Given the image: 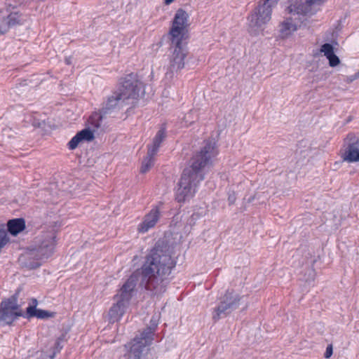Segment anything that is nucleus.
I'll list each match as a JSON object with an SVG mask.
<instances>
[{"mask_svg":"<svg viewBox=\"0 0 359 359\" xmlns=\"http://www.w3.org/2000/svg\"><path fill=\"white\" fill-rule=\"evenodd\" d=\"M172 250L163 242H157L141 268L133 272L124 283L114 299H119L129 304L135 293L137 283L140 286L153 295L164 293L168 283V276L175 266L176 262L172 257Z\"/></svg>","mask_w":359,"mask_h":359,"instance_id":"f257e3e1","label":"nucleus"},{"mask_svg":"<svg viewBox=\"0 0 359 359\" xmlns=\"http://www.w3.org/2000/svg\"><path fill=\"white\" fill-rule=\"evenodd\" d=\"M217 153L215 143L205 141L200 151L193 155L190 165L184 168L178 183L175 194L177 202H184L194 196L198 184L204 180V168L211 165Z\"/></svg>","mask_w":359,"mask_h":359,"instance_id":"f03ea898","label":"nucleus"},{"mask_svg":"<svg viewBox=\"0 0 359 359\" xmlns=\"http://www.w3.org/2000/svg\"><path fill=\"white\" fill-rule=\"evenodd\" d=\"M56 232L54 229L42 232L36 238L35 245L19 257L20 264L29 269L41 265V261L49 258L55 252Z\"/></svg>","mask_w":359,"mask_h":359,"instance_id":"7ed1b4c3","label":"nucleus"},{"mask_svg":"<svg viewBox=\"0 0 359 359\" xmlns=\"http://www.w3.org/2000/svg\"><path fill=\"white\" fill-rule=\"evenodd\" d=\"M325 0H290L285 12L294 15L304 22L307 18L315 15Z\"/></svg>","mask_w":359,"mask_h":359,"instance_id":"20e7f679","label":"nucleus"},{"mask_svg":"<svg viewBox=\"0 0 359 359\" xmlns=\"http://www.w3.org/2000/svg\"><path fill=\"white\" fill-rule=\"evenodd\" d=\"M119 84L117 91L127 102L130 100H137L144 94L143 83L138 80L136 74L126 75L121 79Z\"/></svg>","mask_w":359,"mask_h":359,"instance_id":"39448f33","label":"nucleus"},{"mask_svg":"<svg viewBox=\"0 0 359 359\" xmlns=\"http://www.w3.org/2000/svg\"><path fill=\"white\" fill-rule=\"evenodd\" d=\"M242 297L233 290H227L212 313V320L217 322L237 309L241 304Z\"/></svg>","mask_w":359,"mask_h":359,"instance_id":"423d86ee","label":"nucleus"},{"mask_svg":"<svg viewBox=\"0 0 359 359\" xmlns=\"http://www.w3.org/2000/svg\"><path fill=\"white\" fill-rule=\"evenodd\" d=\"M189 15L182 8H179L174 16L168 35L172 43H179L185 39L189 26Z\"/></svg>","mask_w":359,"mask_h":359,"instance_id":"0eeeda50","label":"nucleus"},{"mask_svg":"<svg viewBox=\"0 0 359 359\" xmlns=\"http://www.w3.org/2000/svg\"><path fill=\"white\" fill-rule=\"evenodd\" d=\"M153 340H149L146 337L139 334L130 342L125 345L126 359H147L149 346Z\"/></svg>","mask_w":359,"mask_h":359,"instance_id":"6e6552de","label":"nucleus"},{"mask_svg":"<svg viewBox=\"0 0 359 359\" xmlns=\"http://www.w3.org/2000/svg\"><path fill=\"white\" fill-rule=\"evenodd\" d=\"M274 6L264 0H260L257 6L248 16L249 25L251 28L259 29L269 22L271 18L272 9Z\"/></svg>","mask_w":359,"mask_h":359,"instance_id":"1a4fd4ad","label":"nucleus"},{"mask_svg":"<svg viewBox=\"0 0 359 359\" xmlns=\"http://www.w3.org/2000/svg\"><path fill=\"white\" fill-rule=\"evenodd\" d=\"M17 299L11 297L0 304V326L11 325L19 316H22Z\"/></svg>","mask_w":359,"mask_h":359,"instance_id":"9d476101","label":"nucleus"},{"mask_svg":"<svg viewBox=\"0 0 359 359\" xmlns=\"http://www.w3.org/2000/svg\"><path fill=\"white\" fill-rule=\"evenodd\" d=\"M166 137V132L164 128H161L153 139L152 144L147 146V154L144 158L140 168L141 173H146L154 165V156L158 152L162 142Z\"/></svg>","mask_w":359,"mask_h":359,"instance_id":"9b49d317","label":"nucleus"},{"mask_svg":"<svg viewBox=\"0 0 359 359\" xmlns=\"http://www.w3.org/2000/svg\"><path fill=\"white\" fill-rule=\"evenodd\" d=\"M171 47L173 51L170 56L168 71L165 74L167 78H172L175 72L177 73L184 67V60L187 55V50L182 46V41H180L177 44L171 43Z\"/></svg>","mask_w":359,"mask_h":359,"instance_id":"f8f14e48","label":"nucleus"},{"mask_svg":"<svg viewBox=\"0 0 359 359\" xmlns=\"http://www.w3.org/2000/svg\"><path fill=\"white\" fill-rule=\"evenodd\" d=\"M303 23L299 18H297L294 15H286L283 20L279 23L278 34L281 39H287L295 32L301 25Z\"/></svg>","mask_w":359,"mask_h":359,"instance_id":"ddd939ff","label":"nucleus"},{"mask_svg":"<svg viewBox=\"0 0 359 359\" xmlns=\"http://www.w3.org/2000/svg\"><path fill=\"white\" fill-rule=\"evenodd\" d=\"M349 142L343 154V160L349 163L359 161V139L353 135H348Z\"/></svg>","mask_w":359,"mask_h":359,"instance_id":"4468645a","label":"nucleus"},{"mask_svg":"<svg viewBox=\"0 0 359 359\" xmlns=\"http://www.w3.org/2000/svg\"><path fill=\"white\" fill-rule=\"evenodd\" d=\"M161 214L158 208H152L143 218L142 222L138 225L139 233H144L154 228L160 218Z\"/></svg>","mask_w":359,"mask_h":359,"instance_id":"2eb2a0df","label":"nucleus"},{"mask_svg":"<svg viewBox=\"0 0 359 359\" xmlns=\"http://www.w3.org/2000/svg\"><path fill=\"white\" fill-rule=\"evenodd\" d=\"M130 103V102H127L118 92L116 90L113 92L112 94L107 97L106 102H104L102 112L106 114L113 109L122 108Z\"/></svg>","mask_w":359,"mask_h":359,"instance_id":"dca6fc26","label":"nucleus"},{"mask_svg":"<svg viewBox=\"0 0 359 359\" xmlns=\"http://www.w3.org/2000/svg\"><path fill=\"white\" fill-rule=\"evenodd\" d=\"M114 299L116 300V303L111 306L108 313L109 320L111 323L118 322L121 318L129 304L119 299Z\"/></svg>","mask_w":359,"mask_h":359,"instance_id":"f3484780","label":"nucleus"},{"mask_svg":"<svg viewBox=\"0 0 359 359\" xmlns=\"http://www.w3.org/2000/svg\"><path fill=\"white\" fill-rule=\"evenodd\" d=\"M94 139L93 132L89 129H83L79 132L68 143L69 149H75L80 142L83 140L92 141Z\"/></svg>","mask_w":359,"mask_h":359,"instance_id":"a211bd4d","label":"nucleus"},{"mask_svg":"<svg viewBox=\"0 0 359 359\" xmlns=\"http://www.w3.org/2000/svg\"><path fill=\"white\" fill-rule=\"evenodd\" d=\"M33 305H30L27 308L26 314L23 316L26 318H31L36 317L39 319H45L51 317L52 315L45 310L36 309L37 300L36 299H32Z\"/></svg>","mask_w":359,"mask_h":359,"instance_id":"6ab92c4d","label":"nucleus"},{"mask_svg":"<svg viewBox=\"0 0 359 359\" xmlns=\"http://www.w3.org/2000/svg\"><path fill=\"white\" fill-rule=\"evenodd\" d=\"M8 232L13 236H17L25 229V222L22 218L13 219L8 222Z\"/></svg>","mask_w":359,"mask_h":359,"instance_id":"aec40b11","label":"nucleus"},{"mask_svg":"<svg viewBox=\"0 0 359 359\" xmlns=\"http://www.w3.org/2000/svg\"><path fill=\"white\" fill-rule=\"evenodd\" d=\"M159 323V316L154 315L150 321L149 325L144 328L140 334L146 337L149 340H154V332L158 327Z\"/></svg>","mask_w":359,"mask_h":359,"instance_id":"412c9836","label":"nucleus"},{"mask_svg":"<svg viewBox=\"0 0 359 359\" xmlns=\"http://www.w3.org/2000/svg\"><path fill=\"white\" fill-rule=\"evenodd\" d=\"M102 120V115L101 113L95 112L89 117L88 123L94 128H98L101 126Z\"/></svg>","mask_w":359,"mask_h":359,"instance_id":"4be33fe9","label":"nucleus"},{"mask_svg":"<svg viewBox=\"0 0 359 359\" xmlns=\"http://www.w3.org/2000/svg\"><path fill=\"white\" fill-rule=\"evenodd\" d=\"M20 16L16 13H11L7 18V24L9 27H14L20 24Z\"/></svg>","mask_w":359,"mask_h":359,"instance_id":"5701e85b","label":"nucleus"},{"mask_svg":"<svg viewBox=\"0 0 359 359\" xmlns=\"http://www.w3.org/2000/svg\"><path fill=\"white\" fill-rule=\"evenodd\" d=\"M320 51L323 53L326 58L334 53L333 46L328 43L323 44L320 47Z\"/></svg>","mask_w":359,"mask_h":359,"instance_id":"b1692460","label":"nucleus"},{"mask_svg":"<svg viewBox=\"0 0 359 359\" xmlns=\"http://www.w3.org/2000/svg\"><path fill=\"white\" fill-rule=\"evenodd\" d=\"M329 62V65L331 67H335L340 64V60L337 55L334 53L333 55L327 57Z\"/></svg>","mask_w":359,"mask_h":359,"instance_id":"393cba45","label":"nucleus"},{"mask_svg":"<svg viewBox=\"0 0 359 359\" xmlns=\"http://www.w3.org/2000/svg\"><path fill=\"white\" fill-rule=\"evenodd\" d=\"M62 348V345H61V340L60 339H57L55 342V351L53 352V355L50 357V359H53L56 353L60 352Z\"/></svg>","mask_w":359,"mask_h":359,"instance_id":"a878e982","label":"nucleus"},{"mask_svg":"<svg viewBox=\"0 0 359 359\" xmlns=\"http://www.w3.org/2000/svg\"><path fill=\"white\" fill-rule=\"evenodd\" d=\"M332 354V345H329L325 351V358H330Z\"/></svg>","mask_w":359,"mask_h":359,"instance_id":"bb28decb","label":"nucleus"},{"mask_svg":"<svg viewBox=\"0 0 359 359\" xmlns=\"http://www.w3.org/2000/svg\"><path fill=\"white\" fill-rule=\"evenodd\" d=\"M228 201L230 204H233L236 201V196L234 194H229Z\"/></svg>","mask_w":359,"mask_h":359,"instance_id":"cd10ccee","label":"nucleus"},{"mask_svg":"<svg viewBox=\"0 0 359 359\" xmlns=\"http://www.w3.org/2000/svg\"><path fill=\"white\" fill-rule=\"evenodd\" d=\"M264 1L265 2H268L269 4H271V6H273L275 7L279 0H264Z\"/></svg>","mask_w":359,"mask_h":359,"instance_id":"c85d7f7f","label":"nucleus"},{"mask_svg":"<svg viewBox=\"0 0 359 359\" xmlns=\"http://www.w3.org/2000/svg\"><path fill=\"white\" fill-rule=\"evenodd\" d=\"M72 58L71 57H67L65 58V62L67 65H71L72 63Z\"/></svg>","mask_w":359,"mask_h":359,"instance_id":"c756f323","label":"nucleus"},{"mask_svg":"<svg viewBox=\"0 0 359 359\" xmlns=\"http://www.w3.org/2000/svg\"><path fill=\"white\" fill-rule=\"evenodd\" d=\"M355 79H353V75H352V76H349V77L348 78V81L349 82H352V81H354V80H355Z\"/></svg>","mask_w":359,"mask_h":359,"instance_id":"7c9ffc66","label":"nucleus"},{"mask_svg":"<svg viewBox=\"0 0 359 359\" xmlns=\"http://www.w3.org/2000/svg\"><path fill=\"white\" fill-rule=\"evenodd\" d=\"M174 0H165V4L166 5H169L170 4H171Z\"/></svg>","mask_w":359,"mask_h":359,"instance_id":"2f4dec72","label":"nucleus"},{"mask_svg":"<svg viewBox=\"0 0 359 359\" xmlns=\"http://www.w3.org/2000/svg\"><path fill=\"white\" fill-rule=\"evenodd\" d=\"M359 78V71L356 72L355 74H353V79H358Z\"/></svg>","mask_w":359,"mask_h":359,"instance_id":"473e14b6","label":"nucleus"}]
</instances>
